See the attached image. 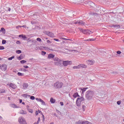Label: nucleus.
Segmentation results:
<instances>
[{
    "label": "nucleus",
    "instance_id": "obj_1",
    "mask_svg": "<svg viewBox=\"0 0 124 124\" xmlns=\"http://www.w3.org/2000/svg\"><path fill=\"white\" fill-rule=\"evenodd\" d=\"M94 94V92L93 91L89 90L85 93V97L88 100L93 99V97Z\"/></svg>",
    "mask_w": 124,
    "mask_h": 124
},
{
    "label": "nucleus",
    "instance_id": "obj_2",
    "mask_svg": "<svg viewBox=\"0 0 124 124\" xmlns=\"http://www.w3.org/2000/svg\"><path fill=\"white\" fill-rule=\"evenodd\" d=\"M63 86V83L62 81H57L54 84V87L55 89H62Z\"/></svg>",
    "mask_w": 124,
    "mask_h": 124
},
{
    "label": "nucleus",
    "instance_id": "obj_3",
    "mask_svg": "<svg viewBox=\"0 0 124 124\" xmlns=\"http://www.w3.org/2000/svg\"><path fill=\"white\" fill-rule=\"evenodd\" d=\"M84 100H85V98H84V97H81L79 96L77 99V101H76L77 106H78V107L81 106V103H82V101H84Z\"/></svg>",
    "mask_w": 124,
    "mask_h": 124
},
{
    "label": "nucleus",
    "instance_id": "obj_4",
    "mask_svg": "<svg viewBox=\"0 0 124 124\" xmlns=\"http://www.w3.org/2000/svg\"><path fill=\"white\" fill-rule=\"evenodd\" d=\"M18 122L20 124H27V122H26V120L23 117H20L18 118Z\"/></svg>",
    "mask_w": 124,
    "mask_h": 124
},
{
    "label": "nucleus",
    "instance_id": "obj_5",
    "mask_svg": "<svg viewBox=\"0 0 124 124\" xmlns=\"http://www.w3.org/2000/svg\"><path fill=\"white\" fill-rule=\"evenodd\" d=\"M45 33L50 37H55V35H54V33H53V32H50L49 31H46Z\"/></svg>",
    "mask_w": 124,
    "mask_h": 124
},
{
    "label": "nucleus",
    "instance_id": "obj_6",
    "mask_svg": "<svg viewBox=\"0 0 124 124\" xmlns=\"http://www.w3.org/2000/svg\"><path fill=\"white\" fill-rule=\"evenodd\" d=\"M0 69L2 71H6V69H7V66L5 64H2V65L0 66Z\"/></svg>",
    "mask_w": 124,
    "mask_h": 124
},
{
    "label": "nucleus",
    "instance_id": "obj_7",
    "mask_svg": "<svg viewBox=\"0 0 124 124\" xmlns=\"http://www.w3.org/2000/svg\"><path fill=\"white\" fill-rule=\"evenodd\" d=\"M68 64H71V61H66L63 62V65L64 66H67Z\"/></svg>",
    "mask_w": 124,
    "mask_h": 124
},
{
    "label": "nucleus",
    "instance_id": "obj_8",
    "mask_svg": "<svg viewBox=\"0 0 124 124\" xmlns=\"http://www.w3.org/2000/svg\"><path fill=\"white\" fill-rule=\"evenodd\" d=\"M86 62H87L88 65H93V64H94V61L93 60H88L86 61Z\"/></svg>",
    "mask_w": 124,
    "mask_h": 124
},
{
    "label": "nucleus",
    "instance_id": "obj_9",
    "mask_svg": "<svg viewBox=\"0 0 124 124\" xmlns=\"http://www.w3.org/2000/svg\"><path fill=\"white\" fill-rule=\"evenodd\" d=\"M23 90H27L28 88H29V84L28 83H24L23 84Z\"/></svg>",
    "mask_w": 124,
    "mask_h": 124
},
{
    "label": "nucleus",
    "instance_id": "obj_10",
    "mask_svg": "<svg viewBox=\"0 0 124 124\" xmlns=\"http://www.w3.org/2000/svg\"><path fill=\"white\" fill-rule=\"evenodd\" d=\"M9 86L11 88H12V89H15L17 88V86H16V85H15V84H13L12 83H10Z\"/></svg>",
    "mask_w": 124,
    "mask_h": 124
},
{
    "label": "nucleus",
    "instance_id": "obj_11",
    "mask_svg": "<svg viewBox=\"0 0 124 124\" xmlns=\"http://www.w3.org/2000/svg\"><path fill=\"white\" fill-rule=\"evenodd\" d=\"M10 106V107H12V108H19V107L17 106L15 104H11Z\"/></svg>",
    "mask_w": 124,
    "mask_h": 124
},
{
    "label": "nucleus",
    "instance_id": "obj_12",
    "mask_svg": "<svg viewBox=\"0 0 124 124\" xmlns=\"http://www.w3.org/2000/svg\"><path fill=\"white\" fill-rule=\"evenodd\" d=\"M54 57H55V55H54L52 54H49L48 55L47 59H48V60H50L51 59H54Z\"/></svg>",
    "mask_w": 124,
    "mask_h": 124
},
{
    "label": "nucleus",
    "instance_id": "obj_13",
    "mask_svg": "<svg viewBox=\"0 0 124 124\" xmlns=\"http://www.w3.org/2000/svg\"><path fill=\"white\" fill-rule=\"evenodd\" d=\"M79 68H86L87 67V65L84 64H80L78 65Z\"/></svg>",
    "mask_w": 124,
    "mask_h": 124
},
{
    "label": "nucleus",
    "instance_id": "obj_14",
    "mask_svg": "<svg viewBox=\"0 0 124 124\" xmlns=\"http://www.w3.org/2000/svg\"><path fill=\"white\" fill-rule=\"evenodd\" d=\"M78 25H79V26H84L85 23L83 22L82 20H78Z\"/></svg>",
    "mask_w": 124,
    "mask_h": 124
},
{
    "label": "nucleus",
    "instance_id": "obj_15",
    "mask_svg": "<svg viewBox=\"0 0 124 124\" xmlns=\"http://www.w3.org/2000/svg\"><path fill=\"white\" fill-rule=\"evenodd\" d=\"M19 113L21 115H26V114H27V111H24V110L21 109L20 110Z\"/></svg>",
    "mask_w": 124,
    "mask_h": 124
},
{
    "label": "nucleus",
    "instance_id": "obj_16",
    "mask_svg": "<svg viewBox=\"0 0 124 124\" xmlns=\"http://www.w3.org/2000/svg\"><path fill=\"white\" fill-rule=\"evenodd\" d=\"M19 37H22L23 40H26L28 38L25 35H19Z\"/></svg>",
    "mask_w": 124,
    "mask_h": 124
},
{
    "label": "nucleus",
    "instance_id": "obj_17",
    "mask_svg": "<svg viewBox=\"0 0 124 124\" xmlns=\"http://www.w3.org/2000/svg\"><path fill=\"white\" fill-rule=\"evenodd\" d=\"M73 96V97H74V98H77V97H79L80 95H79V94H78V93L77 92L74 93Z\"/></svg>",
    "mask_w": 124,
    "mask_h": 124
},
{
    "label": "nucleus",
    "instance_id": "obj_18",
    "mask_svg": "<svg viewBox=\"0 0 124 124\" xmlns=\"http://www.w3.org/2000/svg\"><path fill=\"white\" fill-rule=\"evenodd\" d=\"M88 87H85L82 89H81V91L82 92V93H84L85 92H86V91H87V90H88Z\"/></svg>",
    "mask_w": 124,
    "mask_h": 124
},
{
    "label": "nucleus",
    "instance_id": "obj_19",
    "mask_svg": "<svg viewBox=\"0 0 124 124\" xmlns=\"http://www.w3.org/2000/svg\"><path fill=\"white\" fill-rule=\"evenodd\" d=\"M22 96L23 97H25V98H28V97H31V95L28 94H23Z\"/></svg>",
    "mask_w": 124,
    "mask_h": 124
},
{
    "label": "nucleus",
    "instance_id": "obj_20",
    "mask_svg": "<svg viewBox=\"0 0 124 124\" xmlns=\"http://www.w3.org/2000/svg\"><path fill=\"white\" fill-rule=\"evenodd\" d=\"M83 124H92V123L89 122L88 121H82Z\"/></svg>",
    "mask_w": 124,
    "mask_h": 124
},
{
    "label": "nucleus",
    "instance_id": "obj_21",
    "mask_svg": "<svg viewBox=\"0 0 124 124\" xmlns=\"http://www.w3.org/2000/svg\"><path fill=\"white\" fill-rule=\"evenodd\" d=\"M0 31H1V32H3V33H5V29L4 28H1Z\"/></svg>",
    "mask_w": 124,
    "mask_h": 124
},
{
    "label": "nucleus",
    "instance_id": "obj_22",
    "mask_svg": "<svg viewBox=\"0 0 124 124\" xmlns=\"http://www.w3.org/2000/svg\"><path fill=\"white\" fill-rule=\"evenodd\" d=\"M50 102H51V103H55V99H54L53 98H50Z\"/></svg>",
    "mask_w": 124,
    "mask_h": 124
},
{
    "label": "nucleus",
    "instance_id": "obj_23",
    "mask_svg": "<svg viewBox=\"0 0 124 124\" xmlns=\"http://www.w3.org/2000/svg\"><path fill=\"white\" fill-rule=\"evenodd\" d=\"M36 100L37 101H38L39 102H42V101L43 100L40 98H36Z\"/></svg>",
    "mask_w": 124,
    "mask_h": 124
},
{
    "label": "nucleus",
    "instance_id": "obj_24",
    "mask_svg": "<svg viewBox=\"0 0 124 124\" xmlns=\"http://www.w3.org/2000/svg\"><path fill=\"white\" fill-rule=\"evenodd\" d=\"M85 41H94V39L93 38L88 39L85 40Z\"/></svg>",
    "mask_w": 124,
    "mask_h": 124
},
{
    "label": "nucleus",
    "instance_id": "obj_25",
    "mask_svg": "<svg viewBox=\"0 0 124 124\" xmlns=\"http://www.w3.org/2000/svg\"><path fill=\"white\" fill-rule=\"evenodd\" d=\"M73 68H74V69H79L80 68H79V65H78V66H73Z\"/></svg>",
    "mask_w": 124,
    "mask_h": 124
},
{
    "label": "nucleus",
    "instance_id": "obj_26",
    "mask_svg": "<svg viewBox=\"0 0 124 124\" xmlns=\"http://www.w3.org/2000/svg\"><path fill=\"white\" fill-rule=\"evenodd\" d=\"M17 75L18 76H24V74L20 72H18L17 73Z\"/></svg>",
    "mask_w": 124,
    "mask_h": 124
},
{
    "label": "nucleus",
    "instance_id": "obj_27",
    "mask_svg": "<svg viewBox=\"0 0 124 124\" xmlns=\"http://www.w3.org/2000/svg\"><path fill=\"white\" fill-rule=\"evenodd\" d=\"M54 61L55 62H59L60 59H59V58H58V57H55L54 58Z\"/></svg>",
    "mask_w": 124,
    "mask_h": 124
},
{
    "label": "nucleus",
    "instance_id": "obj_28",
    "mask_svg": "<svg viewBox=\"0 0 124 124\" xmlns=\"http://www.w3.org/2000/svg\"><path fill=\"white\" fill-rule=\"evenodd\" d=\"M56 113H57V114H58V115H62V112H61V111H60L59 110L56 109Z\"/></svg>",
    "mask_w": 124,
    "mask_h": 124
},
{
    "label": "nucleus",
    "instance_id": "obj_29",
    "mask_svg": "<svg viewBox=\"0 0 124 124\" xmlns=\"http://www.w3.org/2000/svg\"><path fill=\"white\" fill-rule=\"evenodd\" d=\"M14 58H15V56H12L11 57H10L8 58V60L9 61H12V60H13V59H14Z\"/></svg>",
    "mask_w": 124,
    "mask_h": 124
},
{
    "label": "nucleus",
    "instance_id": "obj_30",
    "mask_svg": "<svg viewBox=\"0 0 124 124\" xmlns=\"http://www.w3.org/2000/svg\"><path fill=\"white\" fill-rule=\"evenodd\" d=\"M25 27V26H17L16 27V29H19V28H24Z\"/></svg>",
    "mask_w": 124,
    "mask_h": 124
},
{
    "label": "nucleus",
    "instance_id": "obj_31",
    "mask_svg": "<svg viewBox=\"0 0 124 124\" xmlns=\"http://www.w3.org/2000/svg\"><path fill=\"white\" fill-rule=\"evenodd\" d=\"M16 54H21V53H22V51L18 50L16 51Z\"/></svg>",
    "mask_w": 124,
    "mask_h": 124
},
{
    "label": "nucleus",
    "instance_id": "obj_32",
    "mask_svg": "<svg viewBox=\"0 0 124 124\" xmlns=\"http://www.w3.org/2000/svg\"><path fill=\"white\" fill-rule=\"evenodd\" d=\"M28 110L29 111V113H33V110L31 109L28 108Z\"/></svg>",
    "mask_w": 124,
    "mask_h": 124
},
{
    "label": "nucleus",
    "instance_id": "obj_33",
    "mask_svg": "<svg viewBox=\"0 0 124 124\" xmlns=\"http://www.w3.org/2000/svg\"><path fill=\"white\" fill-rule=\"evenodd\" d=\"M18 60H19V61L21 60H23V57H22V55H20V56L18 57Z\"/></svg>",
    "mask_w": 124,
    "mask_h": 124
},
{
    "label": "nucleus",
    "instance_id": "obj_34",
    "mask_svg": "<svg viewBox=\"0 0 124 124\" xmlns=\"http://www.w3.org/2000/svg\"><path fill=\"white\" fill-rule=\"evenodd\" d=\"M30 98L31 100H34L35 99V97L34 96H31Z\"/></svg>",
    "mask_w": 124,
    "mask_h": 124
},
{
    "label": "nucleus",
    "instance_id": "obj_35",
    "mask_svg": "<svg viewBox=\"0 0 124 124\" xmlns=\"http://www.w3.org/2000/svg\"><path fill=\"white\" fill-rule=\"evenodd\" d=\"M76 124H83V121H79L78 122L76 123Z\"/></svg>",
    "mask_w": 124,
    "mask_h": 124
},
{
    "label": "nucleus",
    "instance_id": "obj_36",
    "mask_svg": "<svg viewBox=\"0 0 124 124\" xmlns=\"http://www.w3.org/2000/svg\"><path fill=\"white\" fill-rule=\"evenodd\" d=\"M26 62H27V61L25 60H22L20 61L21 63H26Z\"/></svg>",
    "mask_w": 124,
    "mask_h": 124
},
{
    "label": "nucleus",
    "instance_id": "obj_37",
    "mask_svg": "<svg viewBox=\"0 0 124 124\" xmlns=\"http://www.w3.org/2000/svg\"><path fill=\"white\" fill-rule=\"evenodd\" d=\"M42 56H45V55H46V52L42 51Z\"/></svg>",
    "mask_w": 124,
    "mask_h": 124
},
{
    "label": "nucleus",
    "instance_id": "obj_38",
    "mask_svg": "<svg viewBox=\"0 0 124 124\" xmlns=\"http://www.w3.org/2000/svg\"><path fill=\"white\" fill-rule=\"evenodd\" d=\"M39 123H40V117H38V121H37L36 124H39Z\"/></svg>",
    "mask_w": 124,
    "mask_h": 124
},
{
    "label": "nucleus",
    "instance_id": "obj_39",
    "mask_svg": "<svg viewBox=\"0 0 124 124\" xmlns=\"http://www.w3.org/2000/svg\"><path fill=\"white\" fill-rule=\"evenodd\" d=\"M0 50H4V46H0Z\"/></svg>",
    "mask_w": 124,
    "mask_h": 124
},
{
    "label": "nucleus",
    "instance_id": "obj_40",
    "mask_svg": "<svg viewBox=\"0 0 124 124\" xmlns=\"http://www.w3.org/2000/svg\"><path fill=\"white\" fill-rule=\"evenodd\" d=\"M5 43H6V40H3L2 41V44H5Z\"/></svg>",
    "mask_w": 124,
    "mask_h": 124
},
{
    "label": "nucleus",
    "instance_id": "obj_41",
    "mask_svg": "<svg viewBox=\"0 0 124 124\" xmlns=\"http://www.w3.org/2000/svg\"><path fill=\"white\" fill-rule=\"evenodd\" d=\"M37 41H39V42H41V39H40V38H38L36 39Z\"/></svg>",
    "mask_w": 124,
    "mask_h": 124
},
{
    "label": "nucleus",
    "instance_id": "obj_42",
    "mask_svg": "<svg viewBox=\"0 0 124 124\" xmlns=\"http://www.w3.org/2000/svg\"><path fill=\"white\" fill-rule=\"evenodd\" d=\"M121 103H122V102H121V101H118L117 102V104H118V105H120Z\"/></svg>",
    "mask_w": 124,
    "mask_h": 124
},
{
    "label": "nucleus",
    "instance_id": "obj_43",
    "mask_svg": "<svg viewBox=\"0 0 124 124\" xmlns=\"http://www.w3.org/2000/svg\"><path fill=\"white\" fill-rule=\"evenodd\" d=\"M43 117V122H44L45 121V117H44V115L42 114Z\"/></svg>",
    "mask_w": 124,
    "mask_h": 124
},
{
    "label": "nucleus",
    "instance_id": "obj_44",
    "mask_svg": "<svg viewBox=\"0 0 124 124\" xmlns=\"http://www.w3.org/2000/svg\"><path fill=\"white\" fill-rule=\"evenodd\" d=\"M117 54H118V55H120V54H122V52H121V51H117Z\"/></svg>",
    "mask_w": 124,
    "mask_h": 124
},
{
    "label": "nucleus",
    "instance_id": "obj_45",
    "mask_svg": "<svg viewBox=\"0 0 124 124\" xmlns=\"http://www.w3.org/2000/svg\"><path fill=\"white\" fill-rule=\"evenodd\" d=\"M41 103H42V104L43 105H46V104H45V103L44 102V101H43V100H42V102H41Z\"/></svg>",
    "mask_w": 124,
    "mask_h": 124
},
{
    "label": "nucleus",
    "instance_id": "obj_46",
    "mask_svg": "<svg viewBox=\"0 0 124 124\" xmlns=\"http://www.w3.org/2000/svg\"><path fill=\"white\" fill-rule=\"evenodd\" d=\"M53 39H54V40H55V41H57V42H59V41H60V40H59L58 39L54 38Z\"/></svg>",
    "mask_w": 124,
    "mask_h": 124
},
{
    "label": "nucleus",
    "instance_id": "obj_47",
    "mask_svg": "<svg viewBox=\"0 0 124 124\" xmlns=\"http://www.w3.org/2000/svg\"><path fill=\"white\" fill-rule=\"evenodd\" d=\"M121 28V26L120 25H116V29H120Z\"/></svg>",
    "mask_w": 124,
    "mask_h": 124
},
{
    "label": "nucleus",
    "instance_id": "obj_48",
    "mask_svg": "<svg viewBox=\"0 0 124 124\" xmlns=\"http://www.w3.org/2000/svg\"><path fill=\"white\" fill-rule=\"evenodd\" d=\"M16 44H19V45L21 44V43L19 41H16Z\"/></svg>",
    "mask_w": 124,
    "mask_h": 124
},
{
    "label": "nucleus",
    "instance_id": "obj_49",
    "mask_svg": "<svg viewBox=\"0 0 124 124\" xmlns=\"http://www.w3.org/2000/svg\"><path fill=\"white\" fill-rule=\"evenodd\" d=\"M60 104H61V106H63V102H61Z\"/></svg>",
    "mask_w": 124,
    "mask_h": 124
},
{
    "label": "nucleus",
    "instance_id": "obj_50",
    "mask_svg": "<svg viewBox=\"0 0 124 124\" xmlns=\"http://www.w3.org/2000/svg\"><path fill=\"white\" fill-rule=\"evenodd\" d=\"M47 43H52V42H51V41L48 40L47 41Z\"/></svg>",
    "mask_w": 124,
    "mask_h": 124
},
{
    "label": "nucleus",
    "instance_id": "obj_51",
    "mask_svg": "<svg viewBox=\"0 0 124 124\" xmlns=\"http://www.w3.org/2000/svg\"><path fill=\"white\" fill-rule=\"evenodd\" d=\"M62 39H63V40H68V39L65 38H62Z\"/></svg>",
    "mask_w": 124,
    "mask_h": 124
},
{
    "label": "nucleus",
    "instance_id": "obj_52",
    "mask_svg": "<svg viewBox=\"0 0 124 124\" xmlns=\"http://www.w3.org/2000/svg\"><path fill=\"white\" fill-rule=\"evenodd\" d=\"M78 20L74 22V24H76L78 25Z\"/></svg>",
    "mask_w": 124,
    "mask_h": 124
},
{
    "label": "nucleus",
    "instance_id": "obj_53",
    "mask_svg": "<svg viewBox=\"0 0 124 124\" xmlns=\"http://www.w3.org/2000/svg\"><path fill=\"white\" fill-rule=\"evenodd\" d=\"M82 108H83V111H85V108H86V107L84 106H83L82 107Z\"/></svg>",
    "mask_w": 124,
    "mask_h": 124
},
{
    "label": "nucleus",
    "instance_id": "obj_54",
    "mask_svg": "<svg viewBox=\"0 0 124 124\" xmlns=\"http://www.w3.org/2000/svg\"><path fill=\"white\" fill-rule=\"evenodd\" d=\"M23 67H24V68H29V67L26 65L23 66Z\"/></svg>",
    "mask_w": 124,
    "mask_h": 124
},
{
    "label": "nucleus",
    "instance_id": "obj_55",
    "mask_svg": "<svg viewBox=\"0 0 124 124\" xmlns=\"http://www.w3.org/2000/svg\"><path fill=\"white\" fill-rule=\"evenodd\" d=\"M35 113H36V116H37V115H38V114H39V112L38 111H36Z\"/></svg>",
    "mask_w": 124,
    "mask_h": 124
},
{
    "label": "nucleus",
    "instance_id": "obj_56",
    "mask_svg": "<svg viewBox=\"0 0 124 124\" xmlns=\"http://www.w3.org/2000/svg\"><path fill=\"white\" fill-rule=\"evenodd\" d=\"M7 9L9 11H11V8H7Z\"/></svg>",
    "mask_w": 124,
    "mask_h": 124
},
{
    "label": "nucleus",
    "instance_id": "obj_57",
    "mask_svg": "<svg viewBox=\"0 0 124 124\" xmlns=\"http://www.w3.org/2000/svg\"><path fill=\"white\" fill-rule=\"evenodd\" d=\"M22 70H23V71H24V72H26V71H28V70H27L25 69H23Z\"/></svg>",
    "mask_w": 124,
    "mask_h": 124
},
{
    "label": "nucleus",
    "instance_id": "obj_58",
    "mask_svg": "<svg viewBox=\"0 0 124 124\" xmlns=\"http://www.w3.org/2000/svg\"><path fill=\"white\" fill-rule=\"evenodd\" d=\"M22 101H23L22 100V99H20V100H19V103H22Z\"/></svg>",
    "mask_w": 124,
    "mask_h": 124
},
{
    "label": "nucleus",
    "instance_id": "obj_59",
    "mask_svg": "<svg viewBox=\"0 0 124 124\" xmlns=\"http://www.w3.org/2000/svg\"><path fill=\"white\" fill-rule=\"evenodd\" d=\"M117 25H113L112 27H113L114 28H116Z\"/></svg>",
    "mask_w": 124,
    "mask_h": 124
},
{
    "label": "nucleus",
    "instance_id": "obj_60",
    "mask_svg": "<svg viewBox=\"0 0 124 124\" xmlns=\"http://www.w3.org/2000/svg\"><path fill=\"white\" fill-rule=\"evenodd\" d=\"M54 115L55 116V117H57V118H58V115H57L56 113H54Z\"/></svg>",
    "mask_w": 124,
    "mask_h": 124
},
{
    "label": "nucleus",
    "instance_id": "obj_61",
    "mask_svg": "<svg viewBox=\"0 0 124 124\" xmlns=\"http://www.w3.org/2000/svg\"><path fill=\"white\" fill-rule=\"evenodd\" d=\"M3 118L1 116H0V120H2Z\"/></svg>",
    "mask_w": 124,
    "mask_h": 124
},
{
    "label": "nucleus",
    "instance_id": "obj_62",
    "mask_svg": "<svg viewBox=\"0 0 124 124\" xmlns=\"http://www.w3.org/2000/svg\"><path fill=\"white\" fill-rule=\"evenodd\" d=\"M113 74H117V72H113Z\"/></svg>",
    "mask_w": 124,
    "mask_h": 124
},
{
    "label": "nucleus",
    "instance_id": "obj_63",
    "mask_svg": "<svg viewBox=\"0 0 124 124\" xmlns=\"http://www.w3.org/2000/svg\"><path fill=\"white\" fill-rule=\"evenodd\" d=\"M68 40H69V41H72V40L69 39H68Z\"/></svg>",
    "mask_w": 124,
    "mask_h": 124
},
{
    "label": "nucleus",
    "instance_id": "obj_64",
    "mask_svg": "<svg viewBox=\"0 0 124 124\" xmlns=\"http://www.w3.org/2000/svg\"><path fill=\"white\" fill-rule=\"evenodd\" d=\"M22 104H23V105H25V102H22Z\"/></svg>",
    "mask_w": 124,
    "mask_h": 124
}]
</instances>
